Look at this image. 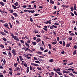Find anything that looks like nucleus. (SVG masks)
Wrapping results in <instances>:
<instances>
[{"label": "nucleus", "mask_w": 77, "mask_h": 77, "mask_svg": "<svg viewBox=\"0 0 77 77\" xmlns=\"http://www.w3.org/2000/svg\"><path fill=\"white\" fill-rule=\"evenodd\" d=\"M70 45H71V43H68L66 45V47H69Z\"/></svg>", "instance_id": "12"}, {"label": "nucleus", "mask_w": 77, "mask_h": 77, "mask_svg": "<svg viewBox=\"0 0 77 77\" xmlns=\"http://www.w3.org/2000/svg\"><path fill=\"white\" fill-rule=\"evenodd\" d=\"M22 7L23 8H27V5H23Z\"/></svg>", "instance_id": "57"}, {"label": "nucleus", "mask_w": 77, "mask_h": 77, "mask_svg": "<svg viewBox=\"0 0 77 77\" xmlns=\"http://www.w3.org/2000/svg\"><path fill=\"white\" fill-rule=\"evenodd\" d=\"M29 68L30 69V70L31 71H32L33 69V68H32V67L31 66H30L29 67Z\"/></svg>", "instance_id": "53"}, {"label": "nucleus", "mask_w": 77, "mask_h": 77, "mask_svg": "<svg viewBox=\"0 0 77 77\" xmlns=\"http://www.w3.org/2000/svg\"><path fill=\"white\" fill-rule=\"evenodd\" d=\"M57 71H59V72L60 71V68H58L57 69Z\"/></svg>", "instance_id": "60"}, {"label": "nucleus", "mask_w": 77, "mask_h": 77, "mask_svg": "<svg viewBox=\"0 0 77 77\" xmlns=\"http://www.w3.org/2000/svg\"><path fill=\"white\" fill-rule=\"evenodd\" d=\"M71 70L72 71V72H73V73H74V74H77V72H75L74 71V69H72Z\"/></svg>", "instance_id": "6"}, {"label": "nucleus", "mask_w": 77, "mask_h": 77, "mask_svg": "<svg viewBox=\"0 0 77 77\" xmlns=\"http://www.w3.org/2000/svg\"><path fill=\"white\" fill-rule=\"evenodd\" d=\"M0 47H1V48H5V46L2 44L1 45Z\"/></svg>", "instance_id": "34"}, {"label": "nucleus", "mask_w": 77, "mask_h": 77, "mask_svg": "<svg viewBox=\"0 0 77 77\" xmlns=\"http://www.w3.org/2000/svg\"><path fill=\"white\" fill-rule=\"evenodd\" d=\"M53 27H54V28H57V26H55L54 25H52Z\"/></svg>", "instance_id": "48"}, {"label": "nucleus", "mask_w": 77, "mask_h": 77, "mask_svg": "<svg viewBox=\"0 0 77 77\" xmlns=\"http://www.w3.org/2000/svg\"><path fill=\"white\" fill-rule=\"evenodd\" d=\"M70 14H71V15H72V16H73V17H74V14L72 12H71Z\"/></svg>", "instance_id": "40"}, {"label": "nucleus", "mask_w": 77, "mask_h": 77, "mask_svg": "<svg viewBox=\"0 0 77 77\" xmlns=\"http://www.w3.org/2000/svg\"><path fill=\"white\" fill-rule=\"evenodd\" d=\"M20 42H21V43H22V44H24V41L23 40H20Z\"/></svg>", "instance_id": "42"}, {"label": "nucleus", "mask_w": 77, "mask_h": 77, "mask_svg": "<svg viewBox=\"0 0 77 77\" xmlns=\"http://www.w3.org/2000/svg\"><path fill=\"white\" fill-rule=\"evenodd\" d=\"M11 53H13V54L14 56H15V55H16V51H15V50L13 49L11 52Z\"/></svg>", "instance_id": "2"}, {"label": "nucleus", "mask_w": 77, "mask_h": 77, "mask_svg": "<svg viewBox=\"0 0 77 77\" xmlns=\"http://www.w3.org/2000/svg\"><path fill=\"white\" fill-rule=\"evenodd\" d=\"M4 31L5 33H8V31L4 29Z\"/></svg>", "instance_id": "52"}, {"label": "nucleus", "mask_w": 77, "mask_h": 77, "mask_svg": "<svg viewBox=\"0 0 77 77\" xmlns=\"http://www.w3.org/2000/svg\"><path fill=\"white\" fill-rule=\"evenodd\" d=\"M43 29L44 30H45V32H47L48 29H47V28H43Z\"/></svg>", "instance_id": "51"}, {"label": "nucleus", "mask_w": 77, "mask_h": 77, "mask_svg": "<svg viewBox=\"0 0 77 77\" xmlns=\"http://www.w3.org/2000/svg\"><path fill=\"white\" fill-rule=\"evenodd\" d=\"M13 15L15 16V17H18V14H16L15 13H13Z\"/></svg>", "instance_id": "18"}, {"label": "nucleus", "mask_w": 77, "mask_h": 77, "mask_svg": "<svg viewBox=\"0 0 77 77\" xmlns=\"http://www.w3.org/2000/svg\"><path fill=\"white\" fill-rule=\"evenodd\" d=\"M12 50V48L11 47L9 46V49H8V50H9L10 51H11Z\"/></svg>", "instance_id": "33"}, {"label": "nucleus", "mask_w": 77, "mask_h": 77, "mask_svg": "<svg viewBox=\"0 0 77 77\" xmlns=\"http://www.w3.org/2000/svg\"><path fill=\"white\" fill-rule=\"evenodd\" d=\"M34 32H35V33H39V31L37 30H35L34 31Z\"/></svg>", "instance_id": "23"}, {"label": "nucleus", "mask_w": 77, "mask_h": 77, "mask_svg": "<svg viewBox=\"0 0 77 77\" xmlns=\"http://www.w3.org/2000/svg\"><path fill=\"white\" fill-rule=\"evenodd\" d=\"M76 51H77V50H75L74 52L73 53V55H75V54H76Z\"/></svg>", "instance_id": "22"}, {"label": "nucleus", "mask_w": 77, "mask_h": 77, "mask_svg": "<svg viewBox=\"0 0 77 77\" xmlns=\"http://www.w3.org/2000/svg\"><path fill=\"white\" fill-rule=\"evenodd\" d=\"M2 13H4V14H8V13H7V12H6L5 11H2Z\"/></svg>", "instance_id": "46"}, {"label": "nucleus", "mask_w": 77, "mask_h": 77, "mask_svg": "<svg viewBox=\"0 0 77 77\" xmlns=\"http://www.w3.org/2000/svg\"><path fill=\"white\" fill-rule=\"evenodd\" d=\"M25 45H26L28 47V48H29V47H30V46H29V44H27V43H25Z\"/></svg>", "instance_id": "28"}, {"label": "nucleus", "mask_w": 77, "mask_h": 77, "mask_svg": "<svg viewBox=\"0 0 77 77\" xmlns=\"http://www.w3.org/2000/svg\"><path fill=\"white\" fill-rule=\"evenodd\" d=\"M36 41L37 42H40L41 41V39L39 38H38L36 40Z\"/></svg>", "instance_id": "8"}, {"label": "nucleus", "mask_w": 77, "mask_h": 77, "mask_svg": "<svg viewBox=\"0 0 77 77\" xmlns=\"http://www.w3.org/2000/svg\"><path fill=\"white\" fill-rule=\"evenodd\" d=\"M37 53L38 54H42V52L38 51L37 52Z\"/></svg>", "instance_id": "43"}, {"label": "nucleus", "mask_w": 77, "mask_h": 77, "mask_svg": "<svg viewBox=\"0 0 77 77\" xmlns=\"http://www.w3.org/2000/svg\"><path fill=\"white\" fill-rule=\"evenodd\" d=\"M3 53L4 54H5V56H7V54H6V53L3 52Z\"/></svg>", "instance_id": "54"}, {"label": "nucleus", "mask_w": 77, "mask_h": 77, "mask_svg": "<svg viewBox=\"0 0 77 77\" xmlns=\"http://www.w3.org/2000/svg\"><path fill=\"white\" fill-rule=\"evenodd\" d=\"M74 14L75 15H77V13L76 12V11H74Z\"/></svg>", "instance_id": "61"}, {"label": "nucleus", "mask_w": 77, "mask_h": 77, "mask_svg": "<svg viewBox=\"0 0 77 77\" xmlns=\"http://www.w3.org/2000/svg\"><path fill=\"white\" fill-rule=\"evenodd\" d=\"M19 58L20 60H23V57H21V56H19Z\"/></svg>", "instance_id": "14"}, {"label": "nucleus", "mask_w": 77, "mask_h": 77, "mask_svg": "<svg viewBox=\"0 0 77 77\" xmlns=\"http://www.w3.org/2000/svg\"><path fill=\"white\" fill-rule=\"evenodd\" d=\"M56 72H57V74H58L60 75H62V73H61V72H57V71H56Z\"/></svg>", "instance_id": "16"}, {"label": "nucleus", "mask_w": 77, "mask_h": 77, "mask_svg": "<svg viewBox=\"0 0 77 77\" xmlns=\"http://www.w3.org/2000/svg\"><path fill=\"white\" fill-rule=\"evenodd\" d=\"M17 60L18 62L19 63H20V60H19V58H18V57H17Z\"/></svg>", "instance_id": "30"}, {"label": "nucleus", "mask_w": 77, "mask_h": 77, "mask_svg": "<svg viewBox=\"0 0 77 77\" xmlns=\"http://www.w3.org/2000/svg\"><path fill=\"white\" fill-rule=\"evenodd\" d=\"M35 62L37 63H40V62L39 61H35Z\"/></svg>", "instance_id": "38"}, {"label": "nucleus", "mask_w": 77, "mask_h": 77, "mask_svg": "<svg viewBox=\"0 0 77 77\" xmlns=\"http://www.w3.org/2000/svg\"><path fill=\"white\" fill-rule=\"evenodd\" d=\"M24 66H25V67H27L28 66H27V64L25 63L24 64Z\"/></svg>", "instance_id": "45"}, {"label": "nucleus", "mask_w": 77, "mask_h": 77, "mask_svg": "<svg viewBox=\"0 0 77 77\" xmlns=\"http://www.w3.org/2000/svg\"><path fill=\"white\" fill-rule=\"evenodd\" d=\"M63 47H64V46H65V42H64V41H63Z\"/></svg>", "instance_id": "17"}, {"label": "nucleus", "mask_w": 77, "mask_h": 77, "mask_svg": "<svg viewBox=\"0 0 77 77\" xmlns=\"http://www.w3.org/2000/svg\"><path fill=\"white\" fill-rule=\"evenodd\" d=\"M44 23H45V24H51V20H50L48 21H47V22H44Z\"/></svg>", "instance_id": "1"}, {"label": "nucleus", "mask_w": 77, "mask_h": 77, "mask_svg": "<svg viewBox=\"0 0 77 77\" xmlns=\"http://www.w3.org/2000/svg\"><path fill=\"white\" fill-rule=\"evenodd\" d=\"M26 73H29V67H28L26 68Z\"/></svg>", "instance_id": "7"}, {"label": "nucleus", "mask_w": 77, "mask_h": 77, "mask_svg": "<svg viewBox=\"0 0 77 77\" xmlns=\"http://www.w3.org/2000/svg\"><path fill=\"white\" fill-rule=\"evenodd\" d=\"M70 9L72 12H73V11H74V8H73V7H71L70 8Z\"/></svg>", "instance_id": "24"}, {"label": "nucleus", "mask_w": 77, "mask_h": 77, "mask_svg": "<svg viewBox=\"0 0 77 77\" xmlns=\"http://www.w3.org/2000/svg\"><path fill=\"white\" fill-rule=\"evenodd\" d=\"M0 33L3 35H6V34L4 32H2L0 31Z\"/></svg>", "instance_id": "9"}, {"label": "nucleus", "mask_w": 77, "mask_h": 77, "mask_svg": "<svg viewBox=\"0 0 77 77\" xmlns=\"http://www.w3.org/2000/svg\"><path fill=\"white\" fill-rule=\"evenodd\" d=\"M8 55L9 57H12V54H11V53L10 51L8 52Z\"/></svg>", "instance_id": "5"}, {"label": "nucleus", "mask_w": 77, "mask_h": 77, "mask_svg": "<svg viewBox=\"0 0 77 77\" xmlns=\"http://www.w3.org/2000/svg\"><path fill=\"white\" fill-rule=\"evenodd\" d=\"M30 21L31 22H33V19H32V18L30 19Z\"/></svg>", "instance_id": "63"}, {"label": "nucleus", "mask_w": 77, "mask_h": 77, "mask_svg": "<svg viewBox=\"0 0 77 77\" xmlns=\"http://www.w3.org/2000/svg\"><path fill=\"white\" fill-rule=\"evenodd\" d=\"M51 74L52 76H53V75H54V72H51Z\"/></svg>", "instance_id": "47"}, {"label": "nucleus", "mask_w": 77, "mask_h": 77, "mask_svg": "<svg viewBox=\"0 0 77 77\" xmlns=\"http://www.w3.org/2000/svg\"><path fill=\"white\" fill-rule=\"evenodd\" d=\"M17 37L16 36H14V37H13V38H14V39H15V40L16 39H17Z\"/></svg>", "instance_id": "56"}, {"label": "nucleus", "mask_w": 77, "mask_h": 77, "mask_svg": "<svg viewBox=\"0 0 77 77\" xmlns=\"http://www.w3.org/2000/svg\"><path fill=\"white\" fill-rule=\"evenodd\" d=\"M73 63H73V62H71L70 63L68 64L67 65H72V64H73Z\"/></svg>", "instance_id": "41"}, {"label": "nucleus", "mask_w": 77, "mask_h": 77, "mask_svg": "<svg viewBox=\"0 0 77 77\" xmlns=\"http://www.w3.org/2000/svg\"><path fill=\"white\" fill-rule=\"evenodd\" d=\"M14 5L16 6H17L18 5V2H16L15 3Z\"/></svg>", "instance_id": "20"}, {"label": "nucleus", "mask_w": 77, "mask_h": 77, "mask_svg": "<svg viewBox=\"0 0 77 77\" xmlns=\"http://www.w3.org/2000/svg\"><path fill=\"white\" fill-rule=\"evenodd\" d=\"M50 3L51 4H54V1H53L52 0H50Z\"/></svg>", "instance_id": "11"}, {"label": "nucleus", "mask_w": 77, "mask_h": 77, "mask_svg": "<svg viewBox=\"0 0 77 77\" xmlns=\"http://www.w3.org/2000/svg\"><path fill=\"white\" fill-rule=\"evenodd\" d=\"M52 44L53 45L54 44H57V41H55L54 42H53L52 43Z\"/></svg>", "instance_id": "27"}, {"label": "nucleus", "mask_w": 77, "mask_h": 77, "mask_svg": "<svg viewBox=\"0 0 77 77\" xmlns=\"http://www.w3.org/2000/svg\"><path fill=\"white\" fill-rule=\"evenodd\" d=\"M3 62L4 64L5 65V64L6 63V60H5V59L4 58V60L3 61Z\"/></svg>", "instance_id": "32"}, {"label": "nucleus", "mask_w": 77, "mask_h": 77, "mask_svg": "<svg viewBox=\"0 0 77 77\" xmlns=\"http://www.w3.org/2000/svg\"><path fill=\"white\" fill-rule=\"evenodd\" d=\"M36 36H37V37L39 38L40 37H41V35H36Z\"/></svg>", "instance_id": "62"}, {"label": "nucleus", "mask_w": 77, "mask_h": 77, "mask_svg": "<svg viewBox=\"0 0 77 77\" xmlns=\"http://www.w3.org/2000/svg\"><path fill=\"white\" fill-rule=\"evenodd\" d=\"M54 60L53 59H51L49 60V62H53Z\"/></svg>", "instance_id": "50"}, {"label": "nucleus", "mask_w": 77, "mask_h": 77, "mask_svg": "<svg viewBox=\"0 0 77 77\" xmlns=\"http://www.w3.org/2000/svg\"><path fill=\"white\" fill-rule=\"evenodd\" d=\"M2 39H3V40H4V41H7V39H6V38H5L3 37L2 38Z\"/></svg>", "instance_id": "36"}, {"label": "nucleus", "mask_w": 77, "mask_h": 77, "mask_svg": "<svg viewBox=\"0 0 77 77\" xmlns=\"http://www.w3.org/2000/svg\"><path fill=\"white\" fill-rule=\"evenodd\" d=\"M17 70V71H20V68H19V67H16Z\"/></svg>", "instance_id": "31"}, {"label": "nucleus", "mask_w": 77, "mask_h": 77, "mask_svg": "<svg viewBox=\"0 0 77 77\" xmlns=\"http://www.w3.org/2000/svg\"><path fill=\"white\" fill-rule=\"evenodd\" d=\"M0 21L1 22H2V23H5V21H4V20H0Z\"/></svg>", "instance_id": "58"}, {"label": "nucleus", "mask_w": 77, "mask_h": 77, "mask_svg": "<svg viewBox=\"0 0 77 77\" xmlns=\"http://www.w3.org/2000/svg\"><path fill=\"white\" fill-rule=\"evenodd\" d=\"M37 68L38 70H39V71H42V69L41 68L39 67H37Z\"/></svg>", "instance_id": "35"}, {"label": "nucleus", "mask_w": 77, "mask_h": 77, "mask_svg": "<svg viewBox=\"0 0 77 77\" xmlns=\"http://www.w3.org/2000/svg\"><path fill=\"white\" fill-rule=\"evenodd\" d=\"M38 15H39V14H36L34 15V16H35V17H36V16H38Z\"/></svg>", "instance_id": "64"}, {"label": "nucleus", "mask_w": 77, "mask_h": 77, "mask_svg": "<svg viewBox=\"0 0 77 77\" xmlns=\"http://www.w3.org/2000/svg\"><path fill=\"white\" fill-rule=\"evenodd\" d=\"M69 75L72 76V77H74V75H73V74H72V73H69Z\"/></svg>", "instance_id": "25"}, {"label": "nucleus", "mask_w": 77, "mask_h": 77, "mask_svg": "<svg viewBox=\"0 0 77 77\" xmlns=\"http://www.w3.org/2000/svg\"><path fill=\"white\" fill-rule=\"evenodd\" d=\"M4 26L5 27H7V28H8V29H11V28H9V27L8 26V24L7 23H5L4 25Z\"/></svg>", "instance_id": "3"}, {"label": "nucleus", "mask_w": 77, "mask_h": 77, "mask_svg": "<svg viewBox=\"0 0 77 77\" xmlns=\"http://www.w3.org/2000/svg\"><path fill=\"white\" fill-rule=\"evenodd\" d=\"M10 34H11L12 38H13L14 36V34H13V33H11Z\"/></svg>", "instance_id": "39"}, {"label": "nucleus", "mask_w": 77, "mask_h": 77, "mask_svg": "<svg viewBox=\"0 0 77 77\" xmlns=\"http://www.w3.org/2000/svg\"><path fill=\"white\" fill-rule=\"evenodd\" d=\"M17 65H18V63H15L14 64V66L16 67H17Z\"/></svg>", "instance_id": "29"}, {"label": "nucleus", "mask_w": 77, "mask_h": 77, "mask_svg": "<svg viewBox=\"0 0 77 77\" xmlns=\"http://www.w3.org/2000/svg\"><path fill=\"white\" fill-rule=\"evenodd\" d=\"M0 4L2 6H5V3L2 2H0Z\"/></svg>", "instance_id": "4"}, {"label": "nucleus", "mask_w": 77, "mask_h": 77, "mask_svg": "<svg viewBox=\"0 0 77 77\" xmlns=\"http://www.w3.org/2000/svg\"><path fill=\"white\" fill-rule=\"evenodd\" d=\"M48 45L49 46L50 49H51V45L50 44H48Z\"/></svg>", "instance_id": "21"}, {"label": "nucleus", "mask_w": 77, "mask_h": 77, "mask_svg": "<svg viewBox=\"0 0 77 77\" xmlns=\"http://www.w3.org/2000/svg\"><path fill=\"white\" fill-rule=\"evenodd\" d=\"M63 73H65L66 74H67V72L65 71V70H63Z\"/></svg>", "instance_id": "49"}, {"label": "nucleus", "mask_w": 77, "mask_h": 77, "mask_svg": "<svg viewBox=\"0 0 77 77\" xmlns=\"http://www.w3.org/2000/svg\"><path fill=\"white\" fill-rule=\"evenodd\" d=\"M32 43L34 45H36V42H32Z\"/></svg>", "instance_id": "19"}, {"label": "nucleus", "mask_w": 77, "mask_h": 77, "mask_svg": "<svg viewBox=\"0 0 77 77\" xmlns=\"http://www.w3.org/2000/svg\"><path fill=\"white\" fill-rule=\"evenodd\" d=\"M62 7H63V8H68V6H66L65 5H62Z\"/></svg>", "instance_id": "10"}, {"label": "nucleus", "mask_w": 77, "mask_h": 77, "mask_svg": "<svg viewBox=\"0 0 77 77\" xmlns=\"http://www.w3.org/2000/svg\"><path fill=\"white\" fill-rule=\"evenodd\" d=\"M9 74H10V75H12V71H10L9 72Z\"/></svg>", "instance_id": "44"}, {"label": "nucleus", "mask_w": 77, "mask_h": 77, "mask_svg": "<svg viewBox=\"0 0 77 77\" xmlns=\"http://www.w3.org/2000/svg\"><path fill=\"white\" fill-rule=\"evenodd\" d=\"M9 11L10 12V13H13L14 12V11L12 10H9Z\"/></svg>", "instance_id": "37"}, {"label": "nucleus", "mask_w": 77, "mask_h": 77, "mask_svg": "<svg viewBox=\"0 0 77 77\" xmlns=\"http://www.w3.org/2000/svg\"><path fill=\"white\" fill-rule=\"evenodd\" d=\"M7 42L9 44H12V42L11 41H7Z\"/></svg>", "instance_id": "26"}, {"label": "nucleus", "mask_w": 77, "mask_h": 77, "mask_svg": "<svg viewBox=\"0 0 77 77\" xmlns=\"http://www.w3.org/2000/svg\"><path fill=\"white\" fill-rule=\"evenodd\" d=\"M12 7L14 9H17V7H16V6H15L14 5H12Z\"/></svg>", "instance_id": "13"}, {"label": "nucleus", "mask_w": 77, "mask_h": 77, "mask_svg": "<svg viewBox=\"0 0 77 77\" xmlns=\"http://www.w3.org/2000/svg\"><path fill=\"white\" fill-rule=\"evenodd\" d=\"M34 59L35 60H38V59H37V58H36L35 57H34Z\"/></svg>", "instance_id": "55"}, {"label": "nucleus", "mask_w": 77, "mask_h": 77, "mask_svg": "<svg viewBox=\"0 0 77 77\" xmlns=\"http://www.w3.org/2000/svg\"><path fill=\"white\" fill-rule=\"evenodd\" d=\"M59 24L58 23H55L54 24V25H59Z\"/></svg>", "instance_id": "59"}, {"label": "nucleus", "mask_w": 77, "mask_h": 77, "mask_svg": "<svg viewBox=\"0 0 77 77\" xmlns=\"http://www.w3.org/2000/svg\"><path fill=\"white\" fill-rule=\"evenodd\" d=\"M77 7V5H76V4H75L74 5V10H76V8Z\"/></svg>", "instance_id": "15"}]
</instances>
